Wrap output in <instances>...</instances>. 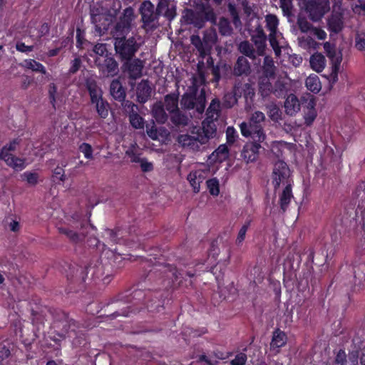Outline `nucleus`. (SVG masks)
I'll return each mask as SVG.
<instances>
[{"instance_id": "obj_1", "label": "nucleus", "mask_w": 365, "mask_h": 365, "mask_svg": "<svg viewBox=\"0 0 365 365\" xmlns=\"http://www.w3.org/2000/svg\"><path fill=\"white\" fill-rule=\"evenodd\" d=\"M140 269H144V282L153 287L128 289L115 297L107 307L113 311L108 316L112 319L119 316L128 317L130 313L139 312L143 308L149 312H159L163 309L165 299L170 295V289H175L182 284L184 275L190 278L195 276V269H178L175 266L153 262L151 259H143ZM141 287L143 286L141 284Z\"/></svg>"}, {"instance_id": "obj_2", "label": "nucleus", "mask_w": 365, "mask_h": 365, "mask_svg": "<svg viewBox=\"0 0 365 365\" xmlns=\"http://www.w3.org/2000/svg\"><path fill=\"white\" fill-rule=\"evenodd\" d=\"M358 260L351 265L352 274L349 276L350 291L348 292L349 301L354 294H359L365 287V240H361L356 250Z\"/></svg>"}, {"instance_id": "obj_3", "label": "nucleus", "mask_w": 365, "mask_h": 365, "mask_svg": "<svg viewBox=\"0 0 365 365\" xmlns=\"http://www.w3.org/2000/svg\"><path fill=\"white\" fill-rule=\"evenodd\" d=\"M143 23H151L157 19L158 15L164 16L169 21L175 16V5L170 0H160L157 11L150 1H145L140 7Z\"/></svg>"}, {"instance_id": "obj_4", "label": "nucleus", "mask_w": 365, "mask_h": 365, "mask_svg": "<svg viewBox=\"0 0 365 365\" xmlns=\"http://www.w3.org/2000/svg\"><path fill=\"white\" fill-rule=\"evenodd\" d=\"M264 114L259 110L255 111L247 121H243L240 124L242 135L252 140L264 142L267 138L264 130Z\"/></svg>"}, {"instance_id": "obj_5", "label": "nucleus", "mask_w": 365, "mask_h": 365, "mask_svg": "<svg viewBox=\"0 0 365 365\" xmlns=\"http://www.w3.org/2000/svg\"><path fill=\"white\" fill-rule=\"evenodd\" d=\"M86 88L90 96L91 103L94 106L98 117L106 119L108 116L110 106L108 101L103 98L101 88L93 79L86 81Z\"/></svg>"}, {"instance_id": "obj_6", "label": "nucleus", "mask_w": 365, "mask_h": 365, "mask_svg": "<svg viewBox=\"0 0 365 365\" xmlns=\"http://www.w3.org/2000/svg\"><path fill=\"white\" fill-rule=\"evenodd\" d=\"M206 122H202V128H199L195 135L188 134L180 135L178 138L179 143L183 147H188L192 150L197 149L200 145L206 143L216 133V128L210 130L206 128Z\"/></svg>"}, {"instance_id": "obj_7", "label": "nucleus", "mask_w": 365, "mask_h": 365, "mask_svg": "<svg viewBox=\"0 0 365 365\" xmlns=\"http://www.w3.org/2000/svg\"><path fill=\"white\" fill-rule=\"evenodd\" d=\"M20 142L19 138H14L4 145L0 150V160L4 161L6 165L16 171H21L26 167L24 158L15 156L11 153V152L16 150Z\"/></svg>"}, {"instance_id": "obj_8", "label": "nucleus", "mask_w": 365, "mask_h": 365, "mask_svg": "<svg viewBox=\"0 0 365 365\" xmlns=\"http://www.w3.org/2000/svg\"><path fill=\"white\" fill-rule=\"evenodd\" d=\"M44 312L48 313L53 329H69L71 331H73V335H76V329L79 328L78 323L73 319H70L68 313L61 309L53 307L45 308Z\"/></svg>"}, {"instance_id": "obj_9", "label": "nucleus", "mask_w": 365, "mask_h": 365, "mask_svg": "<svg viewBox=\"0 0 365 365\" xmlns=\"http://www.w3.org/2000/svg\"><path fill=\"white\" fill-rule=\"evenodd\" d=\"M272 184L274 191L281 185L286 187L288 184L293 185L291 170L285 162L278 160L275 163L272 173Z\"/></svg>"}, {"instance_id": "obj_10", "label": "nucleus", "mask_w": 365, "mask_h": 365, "mask_svg": "<svg viewBox=\"0 0 365 365\" xmlns=\"http://www.w3.org/2000/svg\"><path fill=\"white\" fill-rule=\"evenodd\" d=\"M114 47L122 61L132 59L139 48L134 37L126 38L125 36L115 38Z\"/></svg>"}, {"instance_id": "obj_11", "label": "nucleus", "mask_w": 365, "mask_h": 365, "mask_svg": "<svg viewBox=\"0 0 365 365\" xmlns=\"http://www.w3.org/2000/svg\"><path fill=\"white\" fill-rule=\"evenodd\" d=\"M324 48L331 62V72L328 79L330 83L334 84L338 81V73L342 61V54L341 51L336 52L335 45L329 42H326L324 44Z\"/></svg>"}, {"instance_id": "obj_12", "label": "nucleus", "mask_w": 365, "mask_h": 365, "mask_svg": "<svg viewBox=\"0 0 365 365\" xmlns=\"http://www.w3.org/2000/svg\"><path fill=\"white\" fill-rule=\"evenodd\" d=\"M215 34L205 33L203 40L198 35H192L190 37L191 43L199 52V57L204 59L207 55L211 53L212 44L215 42Z\"/></svg>"}, {"instance_id": "obj_13", "label": "nucleus", "mask_w": 365, "mask_h": 365, "mask_svg": "<svg viewBox=\"0 0 365 365\" xmlns=\"http://www.w3.org/2000/svg\"><path fill=\"white\" fill-rule=\"evenodd\" d=\"M95 63L99 72L103 76H114L118 73V63L113 54L103 57H96Z\"/></svg>"}, {"instance_id": "obj_14", "label": "nucleus", "mask_w": 365, "mask_h": 365, "mask_svg": "<svg viewBox=\"0 0 365 365\" xmlns=\"http://www.w3.org/2000/svg\"><path fill=\"white\" fill-rule=\"evenodd\" d=\"M306 10L312 21H319L329 10L328 0H310L306 4Z\"/></svg>"}, {"instance_id": "obj_15", "label": "nucleus", "mask_w": 365, "mask_h": 365, "mask_svg": "<svg viewBox=\"0 0 365 365\" xmlns=\"http://www.w3.org/2000/svg\"><path fill=\"white\" fill-rule=\"evenodd\" d=\"M315 106L316 101L313 96H302L303 116L307 126H311L317 116Z\"/></svg>"}, {"instance_id": "obj_16", "label": "nucleus", "mask_w": 365, "mask_h": 365, "mask_svg": "<svg viewBox=\"0 0 365 365\" xmlns=\"http://www.w3.org/2000/svg\"><path fill=\"white\" fill-rule=\"evenodd\" d=\"M262 142L252 140L244 145L241 150L240 156L246 163H254L258 159L259 149L262 148Z\"/></svg>"}, {"instance_id": "obj_17", "label": "nucleus", "mask_w": 365, "mask_h": 365, "mask_svg": "<svg viewBox=\"0 0 365 365\" xmlns=\"http://www.w3.org/2000/svg\"><path fill=\"white\" fill-rule=\"evenodd\" d=\"M115 11H109L101 4H94L91 8V17L93 23L112 21Z\"/></svg>"}, {"instance_id": "obj_18", "label": "nucleus", "mask_w": 365, "mask_h": 365, "mask_svg": "<svg viewBox=\"0 0 365 365\" xmlns=\"http://www.w3.org/2000/svg\"><path fill=\"white\" fill-rule=\"evenodd\" d=\"M124 71L128 72L130 78L135 80L142 76L143 61L139 58L125 61L123 63Z\"/></svg>"}, {"instance_id": "obj_19", "label": "nucleus", "mask_w": 365, "mask_h": 365, "mask_svg": "<svg viewBox=\"0 0 365 365\" xmlns=\"http://www.w3.org/2000/svg\"><path fill=\"white\" fill-rule=\"evenodd\" d=\"M220 113V101L217 98L212 100L208 108L207 109L206 115L207 121V128L212 130V128H215L213 121L217 120Z\"/></svg>"}, {"instance_id": "obj_20", "label": "nucleus", "mask_w": 365, "mask_h": 365, "mask_svg": "<svg viewBox=\"0 0 365 365\" xmlns=\"http://www.w3.org/2000/svg\"><path fill=\"white\" fill-rule=\"evenodd\" d=\"M284 107L285 113L288 115H294L302 108V97L299 100L294 94L288 95L284 101Z\"/></svg>"}, {"instance_id": "obj_21", "label": "nucleus", "mask_w": 365, "mask_h": 365, "mask_svg": "<svg viewBox=\"0 0 365 365\" xmlns=\"http://www.w3.org/2000/svg\"><path fill=\"white\" fill-rule=\"evenodd\" d=\"M152 88L148 80H142L137 86L136 96L140 103H146L151 97Z\"/></svg>"}, {"instance_id": "obj_22", "label": "nucleus", "mask_w": 365, "mask_h": 365, "mask_svg": "<svg viewBox=\"0 0 365 365\" xmlns=\"http://www.w3.org/2000/svg\"><path fill=\"white\" fill-rule=\"evenodd\" d=\"M110 94L117 101H124L126 90L118 79H114L110 84Z\"/></svg>"}, {"instance_id": "obj_23", "label": "nucleus", "mask_w": 365, "mask_h": 365, "mask_svg": "<svg viewBox=\"0 0 365 365\" xmlns=\"http://www.w3.org/2000/svg\"><path fill=\"white\" fill-rule=\"evenodd\" d=\"M287 336L286 333L279 329H276L272 333L270 347L272 349H277L279 351V349L287 344Z\"/></svg>"}, {"instance_id": "obj_24", "label": "nucleus", "mask_w": 365, "mask_h": 365, "mask_svg": "<svg viewBox=\"0 0 365 365\" xmlns=\"http://www.w3.org/2000/svg\"><path fill=\"white\" fill-rule=\"evenodd\" d=\"M293 197L292 185L288 184L279 195V203L280 209L283 212L287 211Z\"/></svg>"}, {"instance_id": "obj_25", "label": "nucleus", "mask_w": 365, "mask_h": 365, "mask_svg": "<svg viewBox=\"0 0 365 365\" xmlns=\"http://www.w3.org/2000/svg\"><path fill=\"white\" fill-rule=\"evenodd\" d=\"M276 69L277 68L273 58L271 56H267L264 58L263 65L261 68L262 74L260 77L274 78Z\"/></svg>"}, {"instance_id": "obj_26", "label": "nucleus", "mask_w": 365, "mask_h": 365, "mask_svg": "<svg viewBox=\"0 0 365 365\" xmlns=\"http://www.w3.org/2000/svg\"><path fill=\"white\" fill-rule=\"evenodd\" d=\"M250 73V64L247 59L243 56H239L233 69L235 76H241L242 75L247 76Z\"/></svg>"}, {"instance_id": "obj_27", "label": "nucleus", "mask_w": 365, "mask_h": 365, "mask_svg": "<svg viewBox=\"0 0 365 365\" xmlns=\"http://www.w3.org/2000/svg\"><path fill=\"white\" fill-rule=\"evenodd\" d=\"M45 308H50L47 306H41L37 309H32L31 320L32 323L36 325H43L45 322L50 320V316L48 312H44Z\"/></svg>"}, {"instance_id": "obj_28", "label": "nucleus", "mask_w": 365, "mask_h": 365, "mask_svg": "<svg viewBox=\"0 0 365 365\" xmlns=\"http://www.w3.org/2000/svg\"><path fill=\"white\" fill-rule=\"evenodd\" d=\"M268 30L269 31V44L273 48L276 56L281 55V47L277 39V26L278 24H266Z\"/></svg>"}, {"instance_id": "obj_29", "label": "nucleus", "mask_w": 365, "mask_h": 365, "mask_svg": "<svg viewBox=\"0 0 365 365\" xmlns=\"http://www.w3.org/2000/svg\"><path fill=\"white\" fill-rule=\"evenodd\" d=\"M152 116L156 122L160 124H164L168 119V115L165 112L164 105L159 101L155 103L152 108Z\"/></svg>"}, {"instance_id": "obj_30", "label": "nucleus", "mask_w": 365, "mask_h": 365, "mask_svg": "<svg viewBox=\"0 0 365 365\" xmlns=\"http://www.w3.org/2000/svg\"><path fill=\"white\" fill-rule=\"evenodd\" d=\"M205 179L204 173L201 170L190 172L187 176V180L195 193L200 192V185L203 182Z\"/></svg>"}, {"instance_id": "obj_31", "label": "nucleus", "mask_w": 365, "mask_h": 365, "mask_svg": "<svg viewBox=\"0 0 365 365\" xmlns=\"http://www.w3.org/2000/svg\"><path fill=\"white\" fill-rule=\"evenodd\" d=\"M179 93L173 92L168 93L164 97V108L169 112V113L179 109Z\"/></svg>"}, {"instance_id": "obj_32", "label": "nucleus", "mask_w": 365, "mask_h": 365, "mask_svg": "<svg viewBox=\"0 0 365 365\" xmlns=\"http://www.w3.org/2000/svg\"><path fill=\"white\" fill-rule=\"evenodd\" d=\"M269 78L259 77L258 80V91L260 96L265 98L272 93L273 86L270 82Z\"/></svg>"}, {"instance_id": "obj_33", "label": "nucleus", "mask_w": 365, "mask_h": 365, "mask_svg": "<svg viewBox=\"0 0 365 365\" xmlns=\"http://www.w3.org/2000/svg\"><path fill=\"white\" fill-rule=\"evenodd\" d=\"M170 121L176 127H184L188 125L189 118L187 115L183 113L180 109H178L170 113Z\"/></svg>"}, {"instance_id": "obj_34", "label": "nucleus", "mask_w": 365, "mask_h": 365, "mask_svg": "<svg viewBox=\"0 0 365 365\" xmlns=\"http://www.w3.org/2000/svg\"><path fill=\"white\" fill-rule=\"evenodd\" d=\"M252 41L254 42L259 51H263L266 46L267 36L260 24H258L255 34L252 35Z\"/></svg>"}, {"instance_id": "obj_35", "label": "nucleus", "mask_w": 365, "mask_h": 365, "mask_svg": "<svg viewBox=\"0 0 365 365\" xmlns=\"http://www.w3.org/2000/svg\"><path fill=\"white\" fill-rule=\"evenodd\" d=\"M325 57L320 53H315L310 58V65L312 68L317 71L321 72L325 67Z\"/></svg>"}, {"instance_id": "obj_36", "label": "nucleus", "mask_w": 365, "mask_h": 365, "mask_svg": "<svg viewBox=\"0 0 365 365\" xmlns=\"http://www.w3.org/2000/svg\"><path fill=\"white\" fill-rule=\"evenodd\" d=\"M20 66L32 71L38 72L42 74L46 73V69L44 66L34 59H25L20 63Z\"/></svg>"}, {"instance_id": "obj_37", "label": "nucleus", "mask_w": 365, "mask_h": 365, "mask_svg": "<svg viewBox=\"0 0 365 365\" xmlns=\"http://www.w3.org/2000/svg\"><path fill=\"white\" fill-rule=\"evenodd\" d=\"M58 230L60 233L65 235L73 243L82 242L86 237L83 232L78 233L66 227H60Z\"/></svg>"}, {"instance_id": "obj_38", "label": "nucleus", "mask_w": 365, "mask_h": 365, "mask_svg": "<svg viewBox=\"0 0 365 365\" xmlns=\"http://www.w3.org/2000/svg\"><path fill=\"white\" fill-rule=\"evenodd\" d=\"M55 330L52 332H51L50 334V339L53 341H54L56 344H59L60 342H61L63 340H64L66 338V336L69 337H72L71 333H73V331H71L69 329H58L59 330H56L57 329H54Z\"/></svg>"}, {"instance_id": "obj_39", "label": "nucleus", "mask_w": 365, "mask_h": 365, "mask_svg": "<svg viewBox=\"0 0 365 365\" xmlns=\"http://www.w3.org/2000/svg\"><path fill=\"white\" fill-rule=\"evenodd\" d=\"M305 85L308 90L314 93H317L322 88L319 78L316 75L309 76L305 81Z\"/></svg>"}, {"instance_id": "obj_40", "label": "nucleus", "mask_w": 365, "mask_h": 365, "mask_svg": "<svg viewBox=\"0 0 365 365\" xmlns=\"http://www.w3.org/2000/svg\"><path fill=\"white\" fill-rule=\"evenodd\" d=\"M287 84L280 80H277L273 86L272 93L277 98L284 97L287 94Z\"/></svg>"}, {"instance_id": "obj_41", "label": "nucleus", "mask_w": 365, "mask_h": 365, "mask_svg": "<svg viewBox=\"0 0 365 365\" xmlns=\"http://www.w3.org/2000/svg\"><path fill=\"white\" fill-rule=\"evenodd\" d=\"M197 96L192 93H185L181 98L180 104L184 109L192 110L195 108V101Z\"/></svg>"}, {"instance_id": "obj_42", "label": "nucleus", "mask_w": 365, "mask_h": 365, "mask_svg": "<svg viewBox=\"0 0 365 365\" xmlns=\"http://www.w3.org/2000/svg\"><path fill=\"white\" fill-rule=\"evenodd\" d=\"M239 51L243 55L250 58L255 59V51L252 44H250L248 41H244L241 42L239 45Z\"/></svg>"}, {"instance_id": "obj_43", "label": "nucleus", "mask_w": 365, "mask_h": 365, "mask_svg": "<svg viewBox=\"0 0 365 365\" xmlns=\"http://www.w3.org/2000/svg\"><path fill=\"white\" fill-rule=\"evenodd\" d=\"M266 111L268 116L274 121H278L281 118L279 108L274 103L266 105Z\"/></svg>"}, {"instance_id": "obj_44", "label": "nucleus", "mask_w": 365, "mask_h": 365, "mask_svg": "<svg viewBox=\"0 0 365 365\" xmlns=\"http://www.w3.org/2000/svg\"><path fill=\"white\" fill-rule=\"evenodd\" d=\"M124 113L129 117L139 111L138 105L135 104L130 101H121Z\"/></svg>"}, {"instance_id": "obj_45", "label": "nucleus", "mask_w": 365, "mask_h": 365, "mask_svg": "<svg viewBox=\"0 0 365 365\" xmlns=\"http://www.w3.org/2000/svg\"><path fill=\"white\" fill-rule=\"evenodd\" d=\"M21 178L24 180H26L29 185L35 186L38 182L39 176L37 173L26 171L22 174Z\"/></svg>"}, {"instance_id": "obj_46", "label": "nucleus", "mask_w": 365, "mask_h": 365, "mask_svg": "<svg viewBox=\"0 0 365 365\" xmlns=\"http://www.w3.org/2000/svg\"><path fill=\"white\" fill-rule=\"evenodd\" d=\"M206 98L204 92L197 96L195 101V110L199 113L202 114L205 108Z\"/></svg>"}, {"instance_id": "obj_47", "label": "nucleus", "mask_w": 365, "mask_h": 365, "mask_svg": "<svg viewBox=\"0 0 365 365\" xmlns=\"http://www.w3.org/2000/svg\"><path fill=\"white\" fill-rule=\"evenodd\" d=\"M129 121L132 127L135 129H141L144 127V119L141 117L138 112L129 116Z\"/></svg>"}, {"instance_id": "obj_48", "label": "nucleus", "mask_w": 365, "mask_h": 365, "mask_svg": "<svg viewBox=\"0 0 365 365\" xmlns=\"http://www.w3.org/2000/svg\"><path fill=\"white\" fill-rule=\"evenodd\" d=\"M252 220H247L245 224L242 226L240 230H239L238 235L236 238V244L237 245H241L245 239L246 233L251 225Z\"/></svg>"}, {"instance_id": "obj_49", "label": "nucleus", "mask_w": 365, "mask_h": 365, "mask_svg": "<svg viewBox=\"0 0 365 365\" xmlns=\"http://www.w3.org/2000/svg\"><path fill=\"white\" fill-rule=\"evenodd\" d=\"M237 102V98L235 95L232 93L225 94L222 100V106L226 108H231Z\"/></svg>"}, {"instance_id": "obj_50", "label": "nucleus", "mask_w": 365, "mask_h": 365, "mask_svg": "<svg viewBox=\"0 0 365 365\" xmlns=\"http://www.w3.org/2000/svg\"><path fill=\"white\" fill-rule=\"evenodd\" d=\"M239 138L237 130L232 126H229L226 129L227 144L232 145Z\"/></svg>"}, {"instance_id": "obj_51", "label": "nucleus", "mask_w": 365, "mask_h": 365, "mask_svg": "<svg viewBox=\"0 0 365 365\" xmlns=\"http://www.w3.org/2000/svg\"><path fill=\"white\" fill-rule=\"evenodd\" d=\"M207 188L212 195L217 196L220 193L219 182L217 179L212 178L206 181Z\"/></svg>"}, {"instance_id": "obj_52", "label": "nucleus", "mask_w": 365, "mask_h": 365, "mask_svg": "<svg viewBox=\"0 0 365 365\" xmlns=\"http://www.w3.org/2000/svg\"><path fill=\"white\" fill-rule=\"evenodd\" d=\"M347 356L344 349H340L336 354L332 365H346Z\"/></svg>"}, {"instance_id": "obj_53", "label": "nucleus", "mask_w": 365, "mask_h": 365, "mask_svg": "<svg viewBox=\"0 0 365 365\" xmlns=\"http://www.w3.org/2000/svg\"><path fill=\"white\" fill-rule=\"evenodd\" d=\"M93 51L97 55L96 57H103L106 58V56H108V55L112 54L108 52L107 49V45L106 43H98L93 48Z\"/></svg>"}, {"instance_id": "obj_54", "label": "nucleus", "mask_w": 365, "mask_h": 365, "mask_svg": "<svg viewBox=\"0 0 365 365\" xmlns=\"http://www.w3.org/2000/svg\"><path fill=\"white\" fill-rule=\"evenodd\" d=\"M79 151L81 152L84 157L88 160L93 159V148L92 146L87 143H83L79 145Z\"/></svg>"}, {"instance_id": "obj_55", "label": "nucleus", "mask_w": 365, "mask_h": 365, "mask_svg": "<svg viewBox=\"0 0 365 365\" xmlns=\"http://www.w3.org/2000/svg\"><path fill=\"white\" fill-rule=\"evenodd\" d=\"M48 98L50 103L51 104L52 107L56 109V93H57V86L55 83H51L48 85Z\"/></svg>"}, {"instance_id": "obj_56", "label": "nucleus", "mask_w": 365, "mask_h": 365, "mask_svg": "<svg viewBox=\"0 0 365 365\" xmlns=\"http://www.w3.org/2000/svg\"><path fill=\"white\" fill-rule=\"evenodd\" d=\"M355 48L360 51H365V33H357L355 36Z\"/></svg>"}, {"instance_id": "obj_57", "label": "nucleus", "mask_w": 365, "mask_h": 365, "mask_svg": "<svg viewBox=\"0 0 365 365\" xmlns=\"http://www.w3.org/2000/svg\"><path fill=\"white\" fill-rule=\"evenodd\" d=\"M220 160H225L229 155V149L226 144L220 145L215 151Z\"/></svg>"}, {"instance_id": "obj_58", "label": "nucleus", "mask_w": 365, "mask_h": 365, "mask_svg": "<svg viewBox=\"0 0 365 365\" xmlns=\"http://www.w3.org/2000/svg\"><path fill=\"white\" fill-rule=\"evenodd\" d=\"M134 10L132 8L128 7L123 11V15L121 20L122 23H130L134 20Z\"/></svg>"}, {"instance_id": "obj_59", "label": "nucleus", "mask_w": 365, "mask_h": 365, "mask_svg": "<svg viewBox=\"0 0 365 365\" xmlns=\"http://www.w3.org/2000/svg\"><path fill=\"white\" fill-rule=\"evenodd\" d=\"M353 11L359 15H365V0H358L352 7Z\"/></svg>"}, {"instance_id": "obj_60", "label": "nucleus", "mask_w": 365, "mask_h": 365, "mask_svg": "<svg viewBox=\"0 0 365 365\" xmlns=\"http://www.w3.org/2000/svg\"><path fill=\"white\" fill-rule=\"evenodd\" d=\"M247 360V356L244 353H240L230 361V365H245Z\"/></svg>"}, {"instance_id": "obj_61", "label": "nucleus", "mask_w": 365, "mask_h": 365, "mask_svg": "<svg viewBox=\"0 0 365 365\" xmlns=\"http://www.w3.org/2000/svg\"><path fill=\"white\" fill-rule=\"evenodd\" d=\"M120 230L118 229L106 230V234L109 237L110 240L113 243H120V239L118 237Z\"/></svg>"}, {"instance_id": "obj_62", "label": "nucleus", "mask_w": 365, "mask_h": 365, "mask_svg": "<svg viewBox=\"0 0 365 365\" xmlns=\"http://www.w3.org/2000/svg\"><path fill=\"white\" fill-rule=\"evenodd\" d=\"M11 355L10 348L4 343H0V362L8 359Z\"/></svg>"}, {"instance_id": "obj_63", "label": "nucleus", "mask_w": 365, "mask_h": 365, "mask_svg": "<svg viewBox=\"0 0 365 365\" xmlns=\"http://www.w3.org/2000/svg\"><path fill=\"white\" fill-rule=\"evenodd\" d=\"M279 1L284 14L289 16L292 8V0H279Z\"/></svg>"}, {"instance_id": "obj_64", "label": "nucleus", "mask_w": 365, "mask_h": 365, "mask_svg": "<svg viewBox=\"0 0 365 365\" xmlns=\"http://www.w3.org/2000/svg\"><path fill=\"white\" fill-rule=\"evenodd\" d=\"M125 155L130 158L132 163H139L143 159L140 154L137 153L133 149H128L125 151Z\"/></svg>"}]
</instances>
